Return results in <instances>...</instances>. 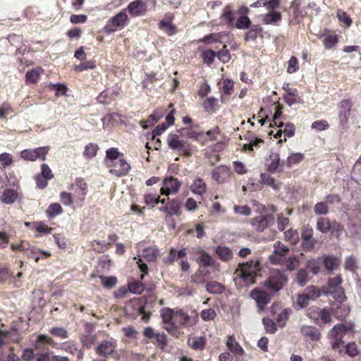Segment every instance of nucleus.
I'll return each instance as SVG.
<instances>
[{"label":"nucleus","mask_w":361,"mask_h":361,"mask_svg":"<svg viewBox=\"0 0 361 361\" xmlns=\"http://www.w3.org/2000/svg\"><path fill=\"white\" fill-rule=\"evenodd\" d=\"M250 25V20L247 16H241L240 17L237 21L235 26L238 29H246Z\"/></svg>","instance_id":"63"},{"label":"nucleus","mask_w":361,"mask_h":361,"mask_svg":"<svg viewBox=\"0 0 361 361\" xmlns=\"http://www.w3.org/2000/svg\"><path fill=\"white\" fill-rule=\"evenodd\" d=\"M352 103L350 99H343L338 104V118L340 126L343 129L347 127V123L350 115Z\"/></svg>","instance_id":"9"},{"label":"nucleus","mask_w":361,"mask_h":361,"mask_svg":"<svg viewBox=\"0 0 361 361\" xmlns=\"http://www.w3.org/2000/svg\"><path fill=\"white\" fill-rule=\"evenodd\" d=\"M338 42V37L336 35L326 36L324 39V45L326 49H331Z\"/></svg>","instance_id":"59"},{"label":"nucleus","mask_w":361,"mask_h":361,"mask_svg":"<svg viewBox=\"0 0 361 361\" xmlns=\"http://www.w3.org/2000/svg\"><path fill=\"white\" fill-rule=\"evenodd\" d=\"M181 186V182L172 176L165 178L162 181V187L160 189L161 195L169 196L178 193Z\"/></svg>","instance_id":"8"},{"label":"nucleus","mask_w":361,"mask_h":361,"mask_svg":"<svg viewBox=\"0 0 361 361\" xmlns=\"http://www.w3.org/2000/svg\"><path fill=\"white\" fill-rule=\"evenodd\" d=\"M46 213L49 218H54L63 213V208L59 203H52L47 208Z\"/></svg>","instance_id":"36"},{"label":"nucleus","mask_w":361,"mask_h":361,"mask_svg":"<svg viewBox=\"0 0 361 361\" xmlns=\"http://www.w3.org/2000/svg\"><path fill=\"white\" fill-rule=\"evenodd\" d=\"M265 165L267 170L271 173L281 171L279 170L280 167V156L276 152H271L269 157L266 159Z\"/></svg>","instance_id":"21"},{"label":"nucleus","mask_w":361,"mask_h":361,"mask_svg":"<svg viewBox=\"0 0 361 361\" xmlns=\"http://www.w3.org/2000/svg\"><path fill=\"white\" fill-rule=\"evenodd\" d=\"M32 228L41 234H49L52 231V228L42 222H33Z\"/></svg>","instance_id":"46"},{"label":"nucleus","mask_w":361,"mask_h":361,"mask_svg":"<svg viewBox=\"0 0 361 361\" xmlns=\"http://www.w3.org/2000/svg\"><path fill=\"white\" fill-rule=\"evenodd\" d=\"M216 253L223 261H229L233 257L231 250L225 246H218L216 248Z\"/></svg>","instance_id":"31"},{"label":"nucleus","mask_w":361,"mask_h":361,"mask_svg":"<svg viewBox=\"0 0 361 361\" xmlns=\"http://www.w3.org/2000/svg\"><path fill=\"white\" fill-rule=\"evenodd\" d=\"M13 348L0 349V361H20L17 355L13 352Z\"/></svg>","instance_id":"25"},{"label":"nucleus","mask_w":361,"mask_h":361,"mask_svg":"<svg viewBox=\"0 0 361 361\" xmlns=\"http://www.w3.org/2000/svg\"><path fill=\"white\" fill-rule=\"evenodd\" d=\"M285 240L293 245H296L299 241V234L296 230L289 229L284 233Z\"/></svg>","instance_id":"41"},{"label":"nucleus","mask_w":361,"mask_h":361,"mask_svg":"<svg viewBox=\"0 0 361 361\" xmlns=\"http://www.w3.org/2000/svg\"><path fill=\"white\" fill-rule=\"evenodd\" d=\"M126 310L133 316L142 315V320L144 322H147L150 317V314L145 312V300L142 298L132 300L126 305Z\"/></svg>","instance_id":"5"},{"label":"nucleus","mask_w":361,"mask_h":361,"mask_svg":"<svg viewBox=\"0 0 361 361\" xmlns=\"http://www.w3.org/2000/svg\"><path fill=\"white\" fill-rule=\"evenodd\" d=\"M283 130V135H284V139H280L279 142L281 143L282 142H286L287 137H291L295 134V126L291 123H287L284 125V129Z\"/></svg>","instance_id":"44"},{"label":"nucleus","mask_w":361,"mask_h":361,"mask_svg":"<svg viewBox=\"0 0 361 361\" xmlns=\"http://www.w3.org/2000/svg\"><path fill=\"white\" fill-rule=\"evenodd\" d=\"M42 73L43 69L40 67H37L33 70L27 71L25 75L26 83L32 84L36 82Z\"/></svg>","instance_id":"27"},{"label":"nucleus","mask_w":361,"mask_h":361,"mask_svg":"<svg viewBox=\"0 0 361 361\" xmlns=\"http://www.w3.org/2000/svg\"><path fill=\"white\" fill-rule=\"evenodd\" d=\"M49 332L57 337L61 338H66L68 337V332L66 329L62 327H54L51 328Z\"/></svg>","instance_id":"62"},{"label":"nucleus","mask_w":361,"mask_h":361,"mask_svg":"<svg viewBox=\"0 0 361 361\" xmlns=\"http://www.w3.org/2000/svg\"><path fill=\"white\" fill-rule=\"evenodd\" d=\"M127 11L133 17L140 16L145 13L147 5L141 0H135L129 4Z\"/></svg>","instance_id":"15"},{"label":"nucleus","mask_w":361,"mask_h":361,"mask_svg":"<svg viewBox=\"0 0 361 361\" xmlns=\"http://www.w3.org/2000/svg\"><path fill=\"white\" fill-rule=\"evenodd\" d=\"M128 290L134 294H141L144 290L143 284L140 281H133L128 284Z\"/></svg>","instance_id":"45"},{"label":"nucleus","mask_w":361,"mask_h":361,"mask_svg":"<svg viewBox=\"0 0 361 361\" xmlns=\"http://www.w3.org/2000/svg\"><path fill=\"white\" fill-rule=\"evenodd\" d=\"M251 224L255 231L262 232L267 227L268 221L266 216H259L252 219Z\"/></svg>","instance_id":"26"},{"label":"nucleus","mask_w":361,"mask_h":361,"mask_svg":"<svg viewBox=\"0 0 361 361\" xmlns=\"http://www.w3.org/2000/svg\"><path fill=\"white\" fill-rule=\"evenodd\" d=\"M289 249L287 246L277 241L274 244V252L269 255L271 263L279 264L283 262V257L288 253Z\"/></svg>","instance_id":"10"},{"label":"nucleus","mask_w":361,"mask_h":361,"mask_svg":"<svg viewBox=\"0 0 361 361\" xmlns=\"http://www.w3.org/2000/svg\"><path fill=\"white\" fill-rule=\"evenodd\" d=\"M294 281L300 286H305L308 281V274L305 269H300L295 275Z\"/></svg>","instance_id":"37"},{"label":"nucleus","mask_w":361,"mask_h":361,"mask_svg":"<svg viewBox=\"0 0 361 361\" xmlns=\"http://www.w3.org/2000/svg\"><path fill=\"white\" fill-rule=\"evenodd\" d=\"M310 300H312L309 295L303 291L302 293L299 294L297 298V303L301 307L304 308L309 305Z\"/></svg>","instance_id":"55"},{"label":"nucleus","mask_w":361,"mask_h":361,"mask_svg":"<svg viewBox=\"0 0 361 361\" xmlns=\"http://www.w3.org/2000/svg\"><path fill=\"white\" fill-rule=\"evenodd\" d=\"M307 315L317 324H331L332 322L331 314L326 308L310 307L307 310Z\"/></svg>","instance_id":"6"},{"label":"nucleus","mask_w":361,"mask_h":361,"mask_svg":"<svg viewBox=\"0 0 361 361\" xmlns=\"http://www.w3.org/2000/svg\"><path fill=\"white\" fill-rule=\"evenodd\" d=\"M298 68V61L297 58L291 56L288 62L287 72L289 73H295Z\"/></svg>","instance_id":"61"},{"label":"nucleus","mask_w":361,"mask_h":361,"mask_svg":"<svg viewBox=\"0 0 361 361\" xmlns=\"http://www.w3.org/2000/svg\"><path fill=\"white\" fill-rule=\"evenodd\" d=\"M99 147L97 144L89 143L85 146L83 154L88 159H91L96 156Z\"/></svg>","instance_id":"42"},{"label":"nucleus","mask_w":361,"mask_h":361,"mask_svg":"<svg viewBox=\"0 0 361 361\" xmlns=\"http://www.w3.org/2000/svg\"><path fill=\"white\" fill-rule=\"evenodd\" d=\"M300 265V259L297 256L289 257L286 261L287 269L293 271Z\"/></svg>","instance_id":"48"},{"label":"nucleus","mask_w":361,"mask_h":361,"mask_svg":"<svg viewBox=\"0 0 361 361\" xmlns=\"http://www.w3.org/2000/svg\"><path fill=\"white\" fill-rule=\"evenodd\" d=\"M221 91L226 94H231L233 90L234 83L229 79H225L219 83Z\"/></svg>","instance_id":"40"},{"label":"nucleus","mask_w":361,"mask_h":361,"mask_svg":"<svg viewBox=\"0 0 361 361\" xmlns=\"http://www.w3.org/2000/svg\"><path fill=\"white\" fill-rule=\"evenodd\" d=\"M128 20V17L127 14L125 12L121 11L111 19V23L114 26L121 27L124 26Z\"/></svg>","instance_id":"33"},{"label":"nucleus","mask_w":361,"mask_h":361,"mask_svg":"<svg viewBox=\"0 0 361 361\" xmlns=\"http://www.w3.org/2000/svg\"><path fill=\"white\" fill-rule=\"evenodd\" d=\"M158 250L154 247H147L144 250L142 257L148 262H154L158 256Z\"/></svg>","instance_id":"39"},{"label":"nucleus","mask_w":361,"mask_h":361,"mask_svg":"<svg viewBox=\"0 0 361 361\" xmlns=\"http://www.w3.org/2000/svg\"><path fill=\"white\" fill-rule=\"evenodd\" d=\"M200 317L205 322L212 321L216 317V313L214 309L209 308L203 310L200 313Z\"/></svg>","instance_id":"50"},{"label":"nucleus","mask_w":361,"mask_h":361,"mask_svg":"<svg viewBox=\"0 0 361 361\" xmlns=\"http://www.w3.org/2000/svg\"><path fill=\"white\" fill-rule=\"evenodd\" d=\"M120 152L117 148H110L106 152V165L107 167L117 166L116 161L118 160Z\"/></svg>","instance_id":"23"},{"label":"nucleus","mask_w":361,"mask_h":361,"mask_svg":"<svg viewBox=\"0 0 361 361\" xmlns=\"http://www.w3.org/2000/svg\"><path fill=\"white\" fill-rule=\"evenodd\" d=\"M250 295L255 301L260 310H264L271 300V294L259 288L251 290Z\"/></svg>","instance_id":"12"},{"label":"nucleus","mask_w":361,"mask_h":361,"mask_svg":"<svg viewBox=\"0 0 361 361\" xmlns=\"http://www.w3.org/2000/svg\"><path fill=\"white\" fill-rule=\"evenodd\" d=\"M306 267L314 274H317L320 270L319 261L316 259H312L307 261Z\"/></svg>","instance_id":"53"},{"label":"nucleus","mask_w":361,"mask_h":361,"mask_svg":"<svg viewBox=\"0 0 361 361\" xmlns=\"http://www.w3.org/2000/svg\"><path fill=\"white\" fill-rule=\"evenodd\" d=\"M160 210L164 212L168 216H180L181 214L180 202L177 199H173L166 202L164 207L160 208Z\"/></svg>","instance_id":"20"},{"label":"nucleus","mask_w":361,"mask_h":361,"mask_svg":"<svg viewBox=\"0 0 361 361\" xmlns=\"http://www.w3.org/2000/svg\"><path fill=\"white\" fill-rule=\"evenodd\" d=\"M216 99L214 97H208L204 101L202 106L205 111L214 112L215 111V106Z\"/></svg>","instance_id":"52"},{"label":"nucleus","mask_w":361,"mask_h":361,"mask_svg":"<svg viewBox=\"0 0 361 361\" xmlns=\"http://www.w3.org/2000/svg\"><path fill=\"white\" fill-rule=\"evenodd\" d=\"M287 282L288 277L284 273L274 269L264 281V287L270 293H276L281 290Z\"/></svg>","instance_id":"3"},{"label":"nucleus","mask_w":361,"mask_h":361,"mask_svg":"<svg viewBox=\"0 0 361 361\" xmlns=\"http://www.w3.org/2000/svg\"><path fill=\"white\" fill-rule=\"evenodd\" d=\"M198 262L204 266H210L212 264L213 260L209 254L204 251H201L200 255L198 258Z\"/></svg>","instance_id":"60"},{"label":"nucleus","mask_w":361,"mask_h":361,"mask_svg":"<svg viewBox=\"0 0 361 361\" xmlns=\"http://www.w3.org/2000/svg\"><path fill=\"white\" fill-rule=\"evenodd\" d=\"M167 143L169 147L173 149L181 150L185 149V142L180 140L176 134H169L167 137Z\"/></svg>","instance_id":"24"},{"label":"nucleus","mask_w":361,"mask_h":361,"mask_svg":"<svg viewBox=\"0 0 361 361\" xmlns=\"http://www.w3.org/2000/svg\"><path fill=\"white\" fill-rule=\"evenodd\" d=\"M259 270L258 262L250 260L246 263L239 264L238 268L235 271V275L237 278L243 279L247 283H253Z\"/></svg>","instance_id":"2"},{"label":"nucleus","mask_w":361,"mask_h":361,"mask_svg":"<svg viewBox=\"0 0 361 361\" xmlns=\"http://www.w3.org/2000/svg\"><path fill=\"white\" fill-rule=\"evenodd\" d=\"M262 323L267 333L274 334L276 331V323L271 319L264 318Z\"/></svg>","instance_id":"49"},{"label":"nucleus","mask_w":361,"mask_h":361,"mask_svg":"<svg viewBox=\"0 0 361 361\" xmlns=\"http://www.w3.org/2000/svg\"><path fill=\"white\" fill-rule=\"evenodd\" d=\"M70 190L73 191L71 193L75 202H82L85 200L87 191V185L85 183L80 182L72 185Z\"/></svg>","instance_id":"17"},{"label":"nucleus","mask_w":361,"mask_h":361,"mask_svg":"<svg viewBox=\"0 0 361 361\" xmlns=\"http://www.w3.org/2000/svg\"><path fill=\"white\" fill-rule=\"evenodd\" d=\"M331 228L336 231V236L338 237L343 230V226L334 222L332 224L326 218H319L317 222V229L322 233H327Z\"/></svg>","instance_id":"13"},{"label":"nucleus","mask_w":361,"mask_h":361,"mask_svg":"<svg viewBox=\"0 0 361 361\" xmlns=\"http://www.w3.org/2000/svg\"><path fill=\"white\" fill-rule=\"evenodd\" d=\"M232 173L226 166H220L212 171V178L219 183H224L228 180Z\"/></svg>","instance_id":"14"},{"label":"nucleus","mask_w":361,"mask_h":361,"mask_svg":"<svg viewBox=\"0 0 361 361\" xmlns=\"http://www.w3.org/2000/svg\"><path fill=\"white\" fill-rule=\"evenodd\" d=\"M188 345L195 350H202L205 345V339L203 336L190 337L188 340Z\"/></svg>","instance_id":"28"},{"label":"nucleus","mask_w":361,"mask_h":361,"mask_svg":"<svg viewBox=\"0 0 361 361\" xmlns=\"http://www.w3.org/2000/svg\"><path fill=\"white\" fill-rule=\"evenodd\" d=\"M13 163V156L7 152L0 154V164L3 167H6L12 165Z\"/></svg>","instance_id":"51"},{"label":"nucleus","mask_w":361,"mask_h":361,"mask_svg":"<svg viewBox=\"0 0 361 361\" xmlns=\"http://www.w3.org/2000/svg\"><path fill=\"white\" fill-rule=\"evenodd\" d=\"M305 159V155L300 152L291 153L287 158L286 164L290 167L300 164Z\"/></svg>","instance_id":"35"},{"label":"nucleus","mask_w":361,"mask_h":361,"mask_svg":"<svg viewBox=\"0 0 361 361\" xmlns=\"http://www.w3.org/2000/svg\"><path fill=\"white\" fill-rule=\"evenodd\" d=\"M207 291L211 294H219L224 290V286L217 281H210L206 285Z\"/></svg>","instance_id":"34"},{"label":"nucleus","mask_w":361,"mask_h":361,"mask_svg":"<svg viewBox=\"0 0 361 361\" xmlns=\"http://www.w3.org/2000/svg\"><path fill=\"white\" fill-rule=\"evenodd\" d=\"M160 314L164 328L170 334L174 333L180 326H194L199 320L196 311H192L189 315L182 310L174 312L173 309L164 307L160 310Z\"/></svg>","instance_id":"1"},{"label":"nucleus","mask_w":361,"mask_h":361,"mask_svg":"<svg viewBox=\"0 0 361 361\" xmlns=\"http://www.w3.org/2000/svg\"><path fill=\"white\" fill-rule=\"evenodd\" d=\"M216 56V52L212 50H207L202 54L203 61L209 66L213 63Z\"/></svg>","instance_id":"54"},{"label":"nucleus","mask_w":361,"mask_h":361,"mask_svg":"<svg viewBox=\"0 0 361 361\" xmlns=\"http://www.w3.org/2000/svg\"><path fill=\"white\" fill-rule=\"evenodd\" d=\"M281 15L279 12H270L264 16L262 21L264 24H274L281 20Z\"/></svg>","instance_id":"38"},{"label":"nucleus","mask_w":361,"mask_h":361,"mask_svg":"<svg viewBox=\"0 0 361 361\" xmlns=\"http://www.w3.org/2000/svg\"><path fill=\"white\" fill-rule=\"evenodd\" d=\"M352 329L349 325L344 324H338L329 331L328 336L329 338H336V340L343 339L346 333Z\"/></svg>","instance_id":"16"},{"label":"nucleus","mask_w":361,"mask_h":361,"mask_svg":"<svg viewBox=\"0 0 361 361\" xmlns=\"http://www.w3.org/2000/svg\"><path fill=\"white\" fill-rule=\"evenodd\" d=\"M300 333L305 339L312 341H317L321 338V334L319 331L312 326H301Z\"/></svg>","instance_id":"19"},{"label":"nucleus","mask_w":361,"mask_h":361,"mask_svg":"<svg viewBox=\"0 0 361 361\" xmlns=\"http://www.w3.org/2000/svg\"><path fill=\"white\" fill-rule=\"evenodd\" d=\"M116 164L117 166L110 167L109 173L117 177L126 175L130 169L129 164L124 159H119Z\"/></svg>","instance_id":"18"},{"label":"nucleus","mask_w":361,"mask_h":361,"mask_svg":"<svg viewBox=\"0 0 361 361\" xmlns=\"http://www.w3.org/2000/svg\"><path fill=\"white\" fill-rule=\"evenodd\" d=\"M260 183L269 186H271L274 189H276V186L274 183V180L267 173H262L260 174Z\"/></svg>","instance_id":"57"},{"label":"nucleus","mask_w":361,"mask_h":361,"mask_svg":"<svg viewBox=\"0 0 361 361\" xmlns=\"http://www.w3.org/2000/svg\"><path fill=\"white\" fill-rule=\"evenodd\" d=\"M49 146L37 147L34 149H24L20 152V157L26 161H34L37 159L44 161L49 151Z\"/></svg>","instance_id":"7"},{"label":"nucleus","mask_w":361,"mask_h":361,"mask_svg":"<svg viewBox=\"0 0 361 361\" xmlns=\"http://www.w3.org/2000/svg\"><path fill=\"white\" fill-rule=\"evenodd\" d=\"M60 201L66 207H71L75 202L72 193L65 191L60 193Z\"/></svg>","instance_id":"47"},{"label":"nucleus","mask_w":361,"mask_h":361,"mask_svg":"<svg viewBox=\"0 0 361 361\" xmlns=\"http://www.w3.org/2000/svg\"><path fill=\"white\" fill-rule=\"evenodd\" d=\"M324 264L326 269L333 271L340 265V259L334 256H326L324 258Z\"/></svg>","instance_id":"30"},{"label":"nucleus","mask_w":361,"mask_h":361,"mask_svg":"<svg viewBox=\"0 0 361 361\" xmlns=\"http://www.w3.org/2000/svg\"><path fill=\"white\" fill-rule=\"evenodd\" d=\"M305 292L312 300H316L321 295V292L318 288L314 286H308L305 289Z\"/></svg>","instance_id":"56"},{"label":"nucleus","mask_w":361,"mask_h":361,"mask_svg":"<svg viewBox=\"0 0 361 361\" xmlns=\"http://www.w3.org/2000/svg\"><path fill=\"white\" fill-rule=\"evenodd\" d=\"M190 190L196 195L202 196L207 190V184L200 178H196L191 183Z\"/></svg>","instance_id":"22"},{"label":"nucleus","mask_w":361,"mask_h":361,"mask_svg":"<svg viewBox=\"0 0 361 361\" xmlns=\"http://www.w3.org/2000/svg\"><path fill=\"white\" fill-rule=\"evenodd\" d=\"M18 197L17 192L13 189L5 190L1 197V201L7 204L13 203Z\"/></svg>","instance_id":"29"},{"label":"nucleus","mask_w":361,"mask_h":361,"mask_svg":"<svg viewBox=\"0 0 361 361\" xmlns=\"http://www.w3.org/2000/svg\"><path fill=\"white\" fill-rule=\"evenodd\" d=\"M217 57L223 63H227L230 61V54L228 50L226 49V45H224L223 49L219 51Z\"/></svg>","instance_id":"64"},{"label":"nucleus","mask_w":361,"mask_h":361,"mask_svg":"<svg viewBox=\"0 0 361 361\" xmlns=\"http://www.w3.org/2000/svg\"><path fill=\"white\" fill-rule=\"evenodd\" d=\"M145 202L147 205L154 207L155 204H157L159 202V197L157 196L154 194L148 193L145 195Z\"/></svg>","instance_id":"58"},{"label":"nucleus","mask_w":361,"mask_h":361,"mask_svg":"<svg viewBox=\"0 0 361 361\" xmlns=\"http://www.w3.org/2000/svg\"><path fill=\"white\" fill-rule=\"evenodd\" d=\"M227 348L233 352L234 354L241 355L243 354V350L242 347L235 342L233 336H229L226 341Z\"/></svg>","instance_id":"32"},{"label":"nucleus","mask_w":361,"mask_h":361,"mask_svg":"<svg viewBox=\"0 0 361 361\" xmlns=\"http://www.w3.org/2000/svg\"><path fill=\"white\" fill-rule=\"evenodd\" d=\"M116 348V342L114 340H104L95 348V353L104 357L107 358L112 355Z\"/></svg>","instance_id":"11"},{"label":"nucleus","mask_w":361,"mask_h":361,"mask_svg":"<svg viewBox=\"0 0 361 361\" xmlns=\"http://www.w3.org/2000/svg\"><path fill=\"white\" fill-rule=\"evenodd\" d=\"M44 344H49L58 348L57 344L51 337L45 334L39 335L33 343V345L35 349L43 350V352L37 353V361H51V351L49 349H45L44 347Z\"/></svg>","instance_id":"4"},{"label":"nucleus","mask_w":361,"mask_h":361,"mask_svg":"<svg viewBox=\"0 0 361 361\" xmlns=\"http://www.w3.org/2000/svg\"><path fill=\"white\" fill-rule=\"evenodd\" d=\"M291 313V310L288 308L283 310L281 313L279 314L276 322L280 327L285 326L286 322L288 320L289 315Z\"/></svg>","instance_id":"43"}]
</instances>
